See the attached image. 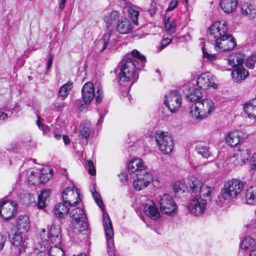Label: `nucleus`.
Masks as SVG:
<instances>
[{"label":"nucleus","mask_w":256,"mask_h":256,"mask_svg":"<svg viewBox=\"0 0 256 256\" xmlns=\"http://www.w3.org/2000/svg\"><path fill=\"white\" fill-rule=\"evenodd\" d=\"M146 62V57L136 50H134L130 54H127L118 64L119 82L121 90H124L122 96H127L130 102L129 90L138 80V71L144 68Z\"/></svg>","instance_id":"nucleus-1"},{"label":"nucleus","mask_w":256,"mask_h":256,"mask_svg":"<svg viewBox=\"0 0 256 256\" xmlns=\"http://www.w3.org/2000/svg\"><path fill=\"white\" fill-rule=\"evenodd\" d=\"M129 172L134 174L136 178L133 180L134 188L140 191L146 188L153 181V176L148 170L144 162L138 158L132 160L128 164Z\"/></svg>","instance_id":"nucleus-2"},{"label":"nucleus","mask_w":256,"mask_h":256,"mask_svg":"<svg viewBox=\"0 0 256 256\" xmlns=\"http://www.w3.org/2000/svg\"><path fill=\"white\" fill-rule=\"evenodd\" d=\"M243 188V182L238 179L232 178L226 182L221 193L216 200V205L221 207L224 203L236 198L240 194Z\"/></svg>","instance_id":"nucleus-3"},{"label":"nucleus","mask_w":256,"mask_h":256,"mask_svg":"<svg viewBox=\"0 0 256 256\" xmlns=\"http://www.w3.org/2000/svg\"><path fill=\"white\" fill-rule=\"evenodd\" d=\"M40 242H39L36 247V250L43 252L48 248L50 244L58 246L61 242V228L59 225L52 224L50 228L46 234V230L43 228L40 233Z\"/></svg>","instance_id":"nucleus-4"},{"label":"nucleus","mask_w":256,"mask_h":256,"mask_svg":"<svg viewBox=\"0 0 256 256\" xmlns=\"http://www.w3.org/2000/svg\"><path fill=\"white\" fill-rule=\"evenodd\" d=\"M70 212L72 218V230L70 234L74 238L88 228V220L84 210L80 208H72Z\"/></svg>","instance_id":"nucleus-5"},{"label":"nucleus","mask_w":256,"mask_h":256,"mask_svg":"<svg viewBox=\"0 0 256 256\" xmlns=\"http://www.w3.org/2000/svg\"><path fill=\"white\" fill-rule=\"evenodd\" d=\"M214 102L209 98H204L192 104L190 107V114L197 120H202L214 110Z\"/></svg>","instance_id":"nucleus-6"},{"label":"nucleus","mask_w":256,"mask_h":256,"mask_svg":"<svg viewBox=\"0 0 256 256\" xmlns=\"http://www.w3.org/2000/svg\"><path fill=\"white\" fill-rule=\"evenodd\" d=\"M208 38L214 44L221 38H224L228 34V26L225 21H216L208 28L207 31Z\"/></svg>","instance_id":"nucleus-7"},{"label":"nucleus","mask_w":256,"mask_h":256,"mask_svg":"<svg viewBox=\"0 0 256 256\" xmlns=\"http://www.w3.org/2000/svg\"><path fill=\"white\" fill-rule=\"evenodd\" d=\"M188 185L192 190V194H198L204 198H212L214 188L202 184V182L194 176H191L188 178Z\"/></svg>","instance_id":"nucleus-8"},{"label":"nucleus","mask_w":256,"mask_h":256,"mask_svg":"<svg viewBox=\"0 0 256 256\" xmlns=\"http://www.w3.org/2000/svg\"><path fill=\"white\" fill-rule=\"evenodd\" d=\"M156 140L160 150L164 154H170L174 148V140L168 132L158 130L156 132Z\"/></svg>","instance_id":"nucleus-9"},{"label":"nucleus","mask_w":256,"mask_h":256,"mask_svg":"<svg viewBox=\"0 0 256 256\" xmlns=\"http://www.w3.org/2000/svg\"><path fill=\"white\" fill-rule=\"evenodd\" d=\"M96 89V94H94V86L92 83L88 82L84 84L82 90V94L86 104H90L94 96H96V102L100 103L102 102V92L101 86L98 84Z\"/></svg>","instance_id":"nucleus-10"},{"label":"nucleus","mask_w":256,"mask_h":256,"mask_svg":"<svg viewBox=\"0 0 256 256\" xmlns=\"http://www.w3.org/2000/svg\"><path fill=\"white\" fill-rule=\"evenodd\" d=\"M102 216L103 226L108 243L107 252L110 256H116L113 239L114 230L112 222L106 213L104 212Z\"/></svg>","instance_id":"nucleus-11"},{"label":"nucleus","mask_w":256,"mask_h":256,"mask_svg":"<svg viewBox=\"0 0 256 256\" xmlns=\"http://www.w3.org/2000/svg\"><path fill=\"white\" fill-rule=\"evenodd\" d=\"M164 104L171 112H177L182 104V98L180 92L176 90H170L165 95Z\"/></svg>","instance_id":"nucleus-12"},{"label":"nucleus","mask_w":256,"mask_h":256,"mask_svg":"<svg viewBox=\"0 0 256 256\" xmlns=\"http://www.w3.org/2000/svg\"><path fill=\"white\" fill-rule=\"evenodd\" d=\"M192 194V198L188 204V210L194 216H200L206 209V201L198 194Z\"/></svg>","instance_id":"nucleus-13"},{"label":"nucleus","mask_w":256,"mask_h":256,"mask_svg":"<svg viewBox=\"0 0 256 256\" xmlns=\"http://www.w3.org/2000/svg\"><path fill=\"white\" fill-rule=\"evenodd\" d=\"M62 198L65 204L74 208L82 202L80 192L74 186L66 188L62 192Z\"/></svg>","instance_id":"nucleus-14"},{"label":"nucleus","mask_w":256,"mask_h":256,"mask_svg":"<svg viewBox=\"0 0 256 256\" xmlns=\"http://www.w3.org/2000/svg\"><path fill=\"white\" fill-rule=\"evenodd\" d=\"M214 48L218 52L230 50L236 46L235 38L230 34H226L224 38H221L214 44Z\"/></svg>","instance_id":"nucleus-15"},{"label":"nucleus","mask_w":256,"mask_h":256,"mask_svg":"<svg viewBox=\"0 0 256 256\" xmlns=\"http://www.w3.org/2000/svg\"><path fill=\"white\" fill-rule=\"evenodd\" d=\"M16 211V204L6 200H0V216L8 220L14 216Z\"/></svg>","instance_id":"nucleus-16"},{"label":"nucleus","mask_w":256,"mask_h":256,"mask_svg":"<svg viewBox=\"0 0 256 256\" xmlns=\"http://www.w3.org/2000/svg\"><path fill=\"white\" fill-rule=\"evenodd\" d=\"M196 83L198 86L204 90H207L210 88L216 89L218 85L215 83V77L210 72L203 73L197 78Z\"/></svg>","instance_id":"nucleus-17"},{"label":"nucleus","mask_w":256,"mask_h":256,"mask_svg":"<svg viewBox=\"0 0 256 256\" xmlns=\"http://www.w3.org/2000/svg\"><path fill=\"white\" fill-rule=\"evenodd\" d=\"M160 205L162 212L170 214L176 209V204L172 197L168 194H165L160 199Z\"/></svg>","instance_id":"nucleus-18"},{"label":"nucleus","mask_w":256,"mask_h":256,"mask_svg":"<svg viewBox=\"0 0 256 256\" xmlns=\"http://www.w3.org/2000/svg\"><path fill=\"white\" fill-rule=\"evenodd\" d=\"M142 201H145L143 204L144 212L146 215L153 220H156L160 218V212L158 208L152 200L148 199L146 196L141 197Z\"/></svg>","instance_id":"nucleus-19"},{"label":"nucleus","mask_w":256,"mask_h":256,"mask_svg":"<svg viewBox=\"0 0 256 256\" xmlns=\"http://www.w3.org/2000/svg\"><path fill=\"white\" fill-rule=\"evenodd\" d=\"M9 236L12 245L11 248L14 252V256H18L21 252L24 250V242L22 241V233L16 232L12 238L10 236Z\"/></svg>","instance_id":"nucleus-20"},{"label":"nucleus","mask_w":256,"mask_h":256,"mask_svg":"<svg viewBox=\"0 0 256 256\" xmlns=\"http://www.w3.org/2000/svg\"><path fill=\"white\" fill-rule=\"evenodd\" d=\"M72 208V206L65 204L64 202H59L56 204L54 208V214L59 218L65 219L70 212V208Z\"/></svg>","instance_id":"nucleus-21"},{"label":"nucleus","mask_w":256,"mask_h":256,"mask_svg":"<svg viewBox=\"0 0 256 256\" xmlns=\"http://www.w3.org/2000/svg\"><path fill=\"white\" fill-rule=\"evenodd\" d=\"M242 14L249 20L256 17V6L252 4L244 3L241 6Z\"/></svg>","instance_id":"nucleus-22"},{"label":"nucleus","mask_w":256,"mask_h":256,"mask_svg":"<svg viewBox=\"0 0 256 256\" xmlns=\"http://www.w3.org/2000/svg\"><path fill=\"white\" fill-rule=\"evenodd\" d=\"M248 71L244 66L236 68L232 72L233 80L237 83L242 82L248 76Z\"/></svg>","instance_id":"nucleus-23"},{"label":"nucleus","mask_w":256,"mask_h":256,"mask_svg":"<svg viewBox=\"0 0 256 256\" xmlns=\"http://www.w3.org/2000/svg\"><path fill=\"white\" fill-rule=\"evenodd\" d=\"M16 227L18 232L24 233L28 231L30 228L29 218L26 215H20L17 219Z\"/></svg>","instance_id":"nucleus-24"},{"label":"nucleus","mask_w":256,"mask_h":256,"mask_svg":"<svg viewBox=\"0 0 256 256\" xmlns=\"http://www.w3.org/2000/svg\"><path fill=\"white\" fill-rule=\"evenodd\" d=\"M35 252L38 254V256H42L43 254H48V256H64V252L62 249L58 248L57 246H50L48 248H46V250L40 252V250H36Z\"/></svg>","instance_id":"nucleus-25"},{"label":"nucleus","mask_w":256,"mask_h":256,"mask_svg":"<svg viewBox=\"0 0 256 256\" xmlns=\"http://www.w3.org/2000/svg\"><path fill=\"white\" fill-rule=\"evenodd\" d=\"M242 140V136L238 131L232 132L226 136V141L228 145L234 147L238 144Z\"/></svg>","instance_id":"nucleus-26"},{"label":"nucleus","mask_w":256,"mask_h":256,"mask_svg":"<svg viewBox=\"0 0 256 256\" xmlns=\"http://www.w3.org/2000/svg\"><path fill=\"white\" fill-rule=\"evenodd\" d=\"M238 5L236 0H220V6L226 13L230 14L234 12Z\"/></svg>","instance_id":"nucleus-27"},{"label":"nucleus","mask_w":256,"mask_h":256,"mask_svg":"<svg viewBox=\"0 0 256 256\" xmlns=\"http://www.w3.org/2000/svg\"><path fill=\"white\" fill-rule=\"evenodd\" d=\"M244 112L250 118H256V98L244 106Z\"/></svg>","instance_id":"nucleus-28"},{"label":"nucleus","mask_w":256,"mask_h":256,"mask_svg":"<svg viewBox=\"0 0 256 256\" xmlns=\"http://www.w3.org/2000/svg\"><path fill=\"white\" fill-rule=\"evenodd\" d=\"M244 60V56L238 53L232 54L228 56V64L234 68L240 66Z\"/></svg>","instance_id":"nucleus-29"},{"label":"nucleus","mask_w":256,"mask_h":256,"mask_svg":"<svg viewBox=\"0 0 256 256\" xmlns=\"http://www.w3.org/2000/svg\"><path fill=\"white\" fill-rule=\"evenodd\" d=\"M164 22L166 32L169 35L174 34L176 31V20L170 16H165Z\"/></svg>","instance_id":"nucleus-30"},{"label":"nucleus","mask_w":256,"mask_h":256,"mask_svg":"<svg viewBox=\"0 0 256 256\" xmlns=\"http://www.w3.org/2000/svg\"><path fill=\"white\" fill-rule=\"evenodd\" d=\"M116 30L121 34L129 33L132 30V26L129 20L124 18L119 20L116 26Z\"/></svg>","instance_id":"nucleus-31"},{"label":"nucleus","mask_w":256,"mask_h":256,"mask_svg":"<svg viewBox=\"0 0 256 256\" xmlns=\"http://www.w3.org/2000/svg\"><path fill=\"white\" fill-rule=\"evenodd\" d=\"M245 198L248 204H256V186L248 188L245 193Z\"/></svg>","instance_id":"nucleus-32"},{"label":"nucleus","mask_w":256,"mask_h":256,"mask_svg":"<svg viewBox=\"0 0 256 256\" xmlns=\"http://www.w3.org/2000/svg\"><path fill=\"white\" fill-rule=\"evenodd\" d=\"M80 135L85 138L88 142L89 139L90 134L92 131V126L90 122H84L80 125Z\"/></svg>","instance_id":"nucleus-33"},{"label":"nucleus","mask_w":256,"mask_h":256,"mask_svg":"<svg viewBox=\"0 0 256 256\" xmlns=\"http://www.w3.org/2000/svg\"><path fill=\"white\" fill-rule=\"evenodd\" d=\"M119 16V12L116 10H112L106 14L104 20L106 24L107 28L108 29L110 26L118 18Z\"/></svg>","instance_id":"nucleus-34"},{"label":"nucleus","mask_w":256,"mask_h":256,"mask_svg":"<svg viewBox=\"0 0 256 256\" xmlns=\"http://www.w3.org/2000/svg\"><path fill=\"white\" fill-rule=\"evenodd\" d=\"M237 157L240 158V160L236 164L243 165L248 161L251 156L250 150L248 148L239 150L236 154Z\"/></svg>","instance_id":"nucleus-35"},{"label":"nucleus","mask_w":256,"mask_h":256,"mask_svg":"<svg viewBox=\"0 0 256 256\" xmlns=\"http://www.w3.org/2000/svg\"><path fill=\"white\" fill-rule=\"evenodd\" d=\"M256 246V241L251 236H248L243 239L240 244V248L245 250H248L250 252Z\"/></svg>","instance_id":"nucleus-36"},{"label":"nucleus","mask_w":256,"mask_h":256,"mask_svg":"<svg viewBox=\"0 0 256 256\" xmlns=\"http://www.w3.org/2000/svg\"><path fill=\"white\" fill-rule=\"evenodd\" d=\"M50 190H42L38 196V201L37 206L39 208H44L46 198L50 196Z\"/></svg>","instance_id":"nucleus-37"},{"label":"nucleus","mask_w":256,"mask_h":256,"mask_svg":"<svg viewBox=\"0 0 256 256\" xmlns=\"http://www.w3.org/2000/svg\"><path fill=\"white\" fill-rule=\"evenodd\" d=\"M202 96L200 91L196 88L190 90V92L186 95V98L190 102H194L200 99Z\"/></svg>","instance_id":"nucleus-38"},{"label":"nucleus","mask_w":256,"mask_h":256,"mask_svg":"<svg viewBox=\"0 0 256 256\" xmlns=\"http://www.w3.org/2000/svg\"><path fill=\"white\" fill-rule=\"evenodd\" d=\"M52 170L48 168L46 170L43 169L38 172L40 176V184H44L47 182L52 176Z\"/></svg>","instance_id":"nucleus-39"},{"label":"nucleus","mask_w":256,"mask_h":256,"mask_svg":"<svg viewBox=\"0 0 256 256\" xmlns=\"http://www.w3.org/2000/svg\"><path fill=\"white\" fill-rule=\"evenodd\" d=\"M73 84L68 82L66 84L62 86L58 92V96L62 97L66 96L72 88Z\"/></svg>","instance_id":"nucleus-40"},{"label":"nucleus","mask_w":256,"mask_h":256,"mask_svg":"<svg viewBox=\"0 0 256 256\" xmlns=\"http://www.w3.org/2000/svg\"><path fill=\"white\" fill-rule=\"evenodd\" d=\"M28 182L30 184L37 186L40 184V176L38 172H32L28 178Z\"/></svg>","instance_id":"nucleus-41"},{"label":"nucleus","mask_w":256,"mask_h":256,"mask_svg":"<svg viewBox=\"0 0 256 256\" xmlns=\"http://www.w3.org/2000/svg\"><path fill=\"white\" fill-rule=\"evenodd\" d=\"M112 34L111 32H108L103 35L102 40H100V44H102V47L100 50L101 52L104 51L107 48L109 44L110 36H112Z\"/></svg>","instance_id":"nucleus-42"},{"label":"nucleus","mask_w":256,"mask_h":256,"mask_svg":"<svg viewBox=\"0 0 256 256\" xmlns=\"http://www.w3.org/2000/svg\"><path fill=\"white\" fill-rule=\"evenodd\" d=\"M92 196L97 204L99 206V207L101 208L102 210H104V205L103 202L101 199L100 195L98 194V192H96V189L94 188V190H92Z\"/></svg>","instance_id":"nucleus-43"},{"label":"nucleus","mask_w":256,"mask_h":256,"mask_svg":"<svg viewBox=\"0 0 256 256\" xmlns=\"http://www.w3.org/2000/svg\"><path fill=\"white\" fill-rule=\"evenodd\" d=\"M256 65V56L252 55L248 57L246 60L245 66L250 69H254Z\"/></svg>","instance_id":"nucleus-44"},{"label":"nucleus","mask_w":256,"mask_h":256,"mask_svg":"<svg viewBox=\"0 0 256 256\" xmlns=\"http://www.w3.org/2000/svg\"><path fill=\"white\" fill-rule=\"evenodd\" d=\"M129 14L130 17L131 18L134 24L138 26V22L137 20L138 16L139 14V12L136 9L130 8L129 10Z\"/></svg>","instance_id":"nucleus-45"},{"label":"nucleus","mask_w":256,"mask_h":256,"mask_svg":"<svg viewBox=\"0 0 256 256\" xmlns=\"http://www.w3.org/2000/svg\"><path fill=\"white\" fill-rule=\"evenodd\" d=\"M202 52L203 57L206 58L210 62H214L216 59V54H209L206 50L204 45L203 44L202 46Z\"/></svg>","instance_id":"nucleus-46"},{"label":"nucleus","mask_w":256,"mask_h":256,"mask_svg":"<svg viewBox=\"0 0 256 256\" xmlns=\"http://www.w3.org/2000/svg\"><path fill=\"white\" fill-rule=\"evenodd\" d=\"M198 153L204 158H208L210 156V152L206 146H199L197 148Z\"/></svg>","instance_id":"nucleus-47"},{"label":"nucleus","mask_w":256,"mask_h":256,"mask_svg":"<svg viewBox=\"0 0 256 256\" xmlns=\"http://www.w3.org/2000/svg\"><path fill=\"white\" fill-rule=\"evenodd\" d=\"M36 123L39 128L42 130L44 133H46L50 130L48 126L41 122V118L39 116H37Z\"/></svg>","instance_id":"nucleus-48"},{"label":"nucleus","mask_w":256,"mask_h":256,"mask_svg":"<svg viewBox=\"0 0 256 256\" xmlns=\"http://www.w3.org/2000/svg\"><path fill=\"white\" fill-rule=\"evenodd\" d=\"M172 41V39L170 38H163L161 41L160 45L158 47V50L161 51L165 47H166L168 44H169Z\"/></svg>","instance_id":"nucleus-49"},{"label":"nucleus","mask_w":256,"mask_h":256,"mask_svg":"<svg viewBox=\"0 0 256 256\" xmlns=\"http://www.w3.org/2000/svg\"><path fill=\"white\" fill-rule=\"evenodd\" d=\"M88 173L92 176H94L96 174V170L94 165V163L92 160L88 161Z\"/></svg>","instance_id":"nucleus-50"},{"label":"nucleus","mask_w":256,"mask_h":256,"mask_svg":"<svg viewBox=\"0 0 256 256\" xmlns=\"http://www.w3.org/2000/svg\"><path fill=\"white\" fill-rule=\"evenodd\" d=\"M178 0H172L169 4L166 11L169 12L175 8L178 5Z\"/></svg>","instance_id":"nucleus-51"},{"label":"nucleus","mask_w":256,"mask_h":256,"mask_svg":"<svg viewBox=\"0 0 256 256\" xmlns=\"http://www.w3.org/2000/svg\"><path fill=\"white\" fill-rule=\"evenodd\" d=\"M106 112H107V111L106 110H104L103 114H102V112L100 113V118L98 120L97 125H96V126L98 127V128H100L101 124L103 122V120H104V115L106 114Z\"/></svg>","instance_id":"nucleus-52"},{"label":"nucleus","mask_w":256,"mask_h":256,"mask_svg":"<svg viewBox=\"0 0 256 256\" xmlns=\"http://www.w3.org/2000/svg\"><path fill=\"white\" fill-rule=\"evenodd\" d=\"M6 241V237L0 233V252L2 250Z\"/></svg>","instance_id":"nucleus-53"},{"label":"nucleus","mask_w":256,"mask_h":256,"mask_svg":"<svg viewBox=\"0 0 256 256\" xmlns=\"http://www.w3.org/2000/svg\"><path fill=\"white\" fill-rule=\"evenodd\" d=\"M156 4L155 2H152L150 8L149 10L151 16L154 14L156 10Z\"/></svg>","instance_id":"nucleus-54"},{"label":"nucleus","mask_w":256,"mask_h":256,"mask_svg":"<svg viewBox=\"0 0 256 256\" xmlns=\"http://www.w3.org/2000/svg\"><path fill=\"white\" fill-rule=\"evenodd\" d=\"M252 168L256 169V152L252 156Z\"/></svg>","instance_id":"nucleus-55"},{"label":"nucleus","mask_w":256,"mask_h":256,"mask_svg":"<svg viewBox=\"0 0 256 256\" xmlns=\"http://www.w3.org/2000/svg\"><path fill=\"white\" fill-rule=\"evenodd\" d=\"M54 55L52 54H49L48 60L46 65V68L48 70L52 65V59H53Z\"/></svg>","instance_id":"nucleus-56"},{"label":"nucleus","mask_w":256,"mask_h":256,"mask_svg":"<svg viewBox=\"0 0 256 256\" xmlns=\"http://www.w3.org/2000/svg\"><path fill=\"white\" fill-rule=\"evenodd\" d=\"M66 2V0H60V3L59 4V10L60 12H62L65 6Z\"/></svg>","instance_id":"nucleus-57"},{"label":"nucleus","mask_w":256,"mask_h":256,"mask_svg":"<svg viewBox=\"0 0 256 256\" xmlns=\"http://www.w3.org/2000/svg\"><path fill=\"white\" fill-rule=\"evenodd\" d=\"M62 139H63V141H64V143L66 144H68L70 143V140L68 136H67L66 135H64L62 136Z\"/></svg>","instance_id":"nucleus-58"},{"label":"nucleus","mask_w":256,"mask_h":256,"mask_svg":"<svg viewBox=\"0 0 256 256\" xmlns=\"http://www.w3.org/2000/svg\"><path fill=\"white\" fill-rule=\"evenodd\" d=\"M249 256H256V246L252 249L250 252Z\"/></svg>","instance_id":"nucleus-59"},{"label":"nucleus","mask_w":256,"mask_h":256,"mask_svg":"<svg viewBox=\"0 0 256 256\" xmlns=\"http://www.w3.org/2000/svg\"><path fill=\"white\" fill-rule=\"evenodd\" d=\"M8 118L6 114L2 112L0 113V120H4Z\"/></svg>","instance_id":"nucleus-60"},{"label":"nucleus","mask_w":256,"mask_h":256,"mask_svg":"<svg viewBox=\"0 0 256 256\" xmlns=\"http://www.w3.org/2000/svg\"><path fill=\"white\" fill-rule=\"evenodd\" d=\"M54 138L56 140H60L62 138V135L60 134L54 133Z\"/></svg>","instance_id":"nucleus-61"},{"label":"nucleus","mask_w":256,"mask_h":256,"mask_svg":"<svg viewBox=\"0 0 256 256\" xmlns=\"http://www.w3.org/2000/svg\"><path fill=\"white\" fill-rule=\"evenodd\" d=\"M5 153H1L0 154V159L2 160H4L6 158Z\"/></svg>","instance_id":"nucleus-62"},{"label":"nucleus","mask_w":256,"mask_h":256,"mask_svg":"<svg viewBox=\"0 0 256 256\" xmlns=\"http://www.w3.org/2000/svg\"><path fill=\"white\" fill-rule=\"evenodd\" d=\"M180 0L182 2V4H184L185 6L186 5V4H188V0Z\"/></svg>","instance_id":"nucleus-63"},{"label":"nucleus","mask_w":256,"mask_h":256,"mask_svg":"<svg viewBox=\"0 0 256 256\" xmlns=\"http://www.w3.org/2000/svg\"><path fill=\"white\" fill-rule=\"evenodd\" d=\"M252 225L254 228L256 230V224L252 223Z\"/></svg>","instance_id":"nucleus-64"}]
</instances>
